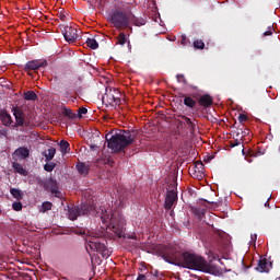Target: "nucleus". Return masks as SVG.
<instances>
[{"mask_svg":"<svg viewBox=\"0 0 280 280\" xmlns=\"http://www.w3.org/2000/svg\"><path fill=\"white\" fill-rule=\"evenodd\" d=\"M14 154L20 159H27V156H30V149L25 147H20L14 151Z\"/></svg>","mask_w":280,"mask_h":280,"instance_id":"obj_16","label":"nucleus"},{"mask_svg":"<svg viewBox=\"0 0 280 280\" xmlns=\"http://www.w3.org/2000/svg\"><path fill=\"white\" fill-rule=\"evenodd\" d=\"M58 19H60L63 23H67L69 21L68 16L69 13L65 11L63 9L57 13Z\"/></svg>","mask_w":280,"mask_h":280,"instance_id":"obj_28","label":"nucleus"},{"mask_svg":"<svg viewBox=\"0 0 280 280\" xmlns=\"http://www.w3.org/2000/svg\"><path fill=\"white\" fill-rule=\"evenodd\" d=\"M205 170V164L201 161H197L192 168L194 172H202Z\"/></svg>","mask_w":280,"mask_h":280,"instance_id":"obj_31","label":"nucleus"},{"mask_svg":"<svg viewBox=\"0 0 280 280\" xmlns=\"http://www.w3.org/2000/svg\"><path fill=\"white\" fill-rule=\"evenodd\" d=\"M88 113H89V109H86L85 107H80L78 109V117H79V119H82V116L86 115Z\"/></svg>","mask_w":280,"mask_h":280,"instance_id":"obj_36","label":"nucleus"},{"mask_svg":"<svg viewBox=\"0 0 280 280\" xmlns=\"http://www.w3.org/2000/svg\"><path fill=\"white\" fill-rule=\"evenodd\" d=\"M179 97H184V104L187 106V108H196V105L198 104L194 97L187 94H179Z\"/></svg>","mask_w":280,"mask_h":280,"instance_id":"obj_14","label":"nucleus"},{"mask_svg":"<svg viewBox=\"0 0 280 280\" xmlns=\"http://www.w3.org/2000/svg\"><path fill=\"white\" fill-rule=\"evenodd\" d=\"M10 194L15 198V200H23V192L21 191V189L11 188Z\"/></svg>","mask_w":280,"mask_h":280,"instance_id":"obj_25","label":"nucleus"},{"mask_svg":"<svg viewBox=\"0 0 280 280\" xmlns=\"http://www.w3.org/2000/svg\"><path fill=\"white\" fill-rule=\"evenodd\" d=\"M186 86H189V89H192V91H198V86L194 85V84H187Z\"/></svg>","mask_w":280,"mask_h":280,"instance_id":"obj_43","label":"nucleus"},{"mask_svg":"<svg viewBox=\"0 0 280 280\" xmlns=\"http://www.w3.org/2000/svg\"><path fill=\"white\" fill-rule=\"evenodd\" d=\"M103 104L119 106L121 104V92L115 88H106L105 94L103 95Z\"/></svg>","mask_w":280,"mask_h":280,"instance_id":"obj_6","label":"nucleus"},{"mask_svg":"<svg viewBox=\"0 0 280 280\" xmlns=\"http://www.w3.org/2000/svg\"><path fill=\"white\" fill-rule=\"evenodd\" d=\"M91 150H97V144H90Z\"/></svg>","mask_w":280,"mask_h":280,"instance_id":"obj_44","label":"nucleus"},{"mask_svg":"<svg viewBox=\"0 0 280 280\" xmlns=\"http://www.w3.org/2000/svg\"><path fill=\"white\" fill-rule=\"evenodd\" d=\"M183 119L185 124H187L190 135H194V132H196V124H194V121H191V118L187 116H183Z\"/></svg>","mask_w":280,"mask_h":280,"instance_id":"obj_20","label":"nucleus"},{"mask_svg":"<svg viewBox=\"0 0 280 280\" xmlns=\"http://www.w3.org/2000/svg\"><path fill=\"white\" fill-rule=\"evenodd\" d=\"M256 270L258 272H268V259L266 258H261L259 261H258V266L256 267Z\"/></svg>","mask_w":280,"mask_h":280,"instance_id":"obj_17","label":"nucleus"},{"mask_svg":"<svg viewBox=\"0 0 280 280\" xmlns=\"http://www.w3.org/2000/svg\"><path fill=\"white\" fill-rule=\"evenodd\" d=\"M13 211H23V203L21 201H15L12 203Z\"/></svg>","mask_w":280,"mask_h":280,"instance_id":"obj_34","label":"nucleus"},{"mask_svg":"<svg viewBox=\"0 0 280 280\" xmlns=\"http://www.w3.org/2000/svg\"><path fill=\"white\" fill-rule=\"evenodd\" d=\"M160 257L179 268H187L188 270H198L199 272H206L211 275L213 272V266L207 261L202 256L191 254L189 252H180V248L176 245H168L160 253Z\"/></svg>","mask_w":280,"mask_h":280,"instance_id":"obj_1","label":"nucleus"},{"mask_svg":"<svg viewBox=\"0 0 280 280\" xmlns=\"http://www.w3.org/2000/svg\"><path fill=\"white\" fill-rule=\"evenodd\" d=\"M13 115L15 117V127L23 126L25 124V115L23 114V109L21 108H13Z\"/></svg>","mask_w":280,"mask_h":280,"instance_id":"obj_11","label":"nucleus"},{"mask_svg":"<svg viewBox=\"0 0 280 280\" xmlns=\"http://www.w3.org/2000/svg\"><path fill=\"white\" fill-rule=\"evenodd\" d=\"M45 189L48 191H51V194H55V196L58 198V194H60V190H58V182H56L54 178H49L45 183Z\"/></svg>","mask_w":280,"mask_h":280,"instance_id":"obj_12","label":"nucleus"},{"mask_svg":"<svg viewBox=\"0 0 280 280\" xmlns=\"http://www.w3.org/2000/svg\"><path fill=\"white\" fill-rule=\"evenodd\" d=\"M44 170H45L46 172H54V170H56V163L46 164V165L44 166Z\"/></svg>","mask_w":280,"mask_h":280,"instance_id":"obj_37","label":"nucleus"},{"mask_svg":"<svg viewBox=\"0 0 280 280\" xmlns=\"http://www.w3.org/2000/svg\"><path fill=\"white\" fill-rule=\"evenodd\" d=\"M51 207H54V203H51L50 201L43 202L40 208L42 213H46V211H51Z\"/></svg>","mask_w":280,"mask_h":280,"instance_id":"obj_29","label":"nucleus"},{"mask_svg":"<svg viewBox=\"0 0 280 280\" xmlns=\"http://www.w3.org/2000/svg\"><path fill=\"white\" fill-rule=\"evenodd\" d=\"M93 211H95V206L91 201H88L81 206L68 207V218L73 222L77 218H80V215H89L93 213Z\"/></svg>","mask_w":280,"mask_h":280,"instance_id":"obj_3","label":"nucleus"},{"mask_svg":"<svg viewBox=\"0 0 280 280\" xmlns=\"http://www.w3.org/2000/svg\"><path fill=\"white\" fill-rule=\"evenodd\" d=\"M176 80H177V82L185 84L186 86L188 84L187 79L185 78V74H177Z\"/></svg>","mask_w":280,"mask_h":280,"instance_id":"obj_35","label":"nucleus"},{"mask_svg":"<svg viewBox=\"0 0 280 280\" xmlns=\"http://www.w3.org/2000/svg\"><path fill=\"white\" fill-rule=\"evenodd\" d=\"M0 117L3 126H10L12 124V116H10V114L3 112Z\"/></svg>","mask_w":280,"mask_h":280,"instance_id":"obj_22","label":"nucleus"},{"mask_svg":"<svg viewBox=\"0 0 280 280\" xmlns=\"http://www.w3.org/2000/svg\"><path fill=\"white\" fill-rule=\"evenodd\" d=\"M270 199H268L266 202H265V207H270Z\"/></svg>","mask_w":280,"mask_h":280,"instance_id":"obj_45","label":"nucleus"},{"mask_svg":"<svg viewBox=\"0 0 280 280\" xmlns=\"http://www.w3.org/2000/svg\"><path fill=\"white\" fill-rule=\"evenodd\" d=\"M62 115L68 117V119H75L78 117V114L73 113V110L67 107L62 109Z\"/></svg>","mask_w":280,"mask_h":280,"instance_id":"obj_26","label":"nucleus"},{"mask_svg":"<svg viewBox=\"0 0 280 280\" xmlns=\"http://www.w3.org/2000/svg\"><path fill=\"white\" fill-rule=\"evenodd\" d=\"M62 34L67 43H75V40H80V37L82 36V31L78 30L75 25L70 24L63 26Z\"/></svg>","mask_w":280,"mask_h":280,"instance_id":"obj_7","label":"nucleus"},{"mask_svg":"<svg viewBox=\"0 0 280 280\" xmlns=\"http://www.w3.org/2000/svg\"><path fill=\"white\" fill-rule=\"evenodd\" d=\"M109 23H112L116 30L130 27V14L124 11L115 10L109 16Z\"/></svg>","mask_w":280,"mask_h":280,"instance_id":"obj_4","label":"nucleus"},{"mask_svg":"<svg viewBox=\"0 0 280 280\" xmlns=\"http://www.w3.org/2000/svg\"><path fill=\"white\" fill-rule=\"evenodd\" d=\"M136 25L137 27H141V25H145V20L143 18H137L132 13L129 14V24Z\"/></svg>","mask_w":280,"mask_h":280,"instance_id":"obj_15","label":"nucleus"},{"mask_svg":"<svg viewBox=\"0 0 280 280\" xmlns=\"http://www.w3.org/2000/svg\"><path fill=\"white\" fill-rule=\"evenodd\" d=\"M236 145H240V141L238 140L230 141V148H236Z\"/></svg>","mask_w":280,"mask_h":280,"instance_id":"obj_41","label":"nucleus"},{"mask_svg":"<svg viewBox=\"0 0 280 280\" xmlns=\"http://www.w3.org/2000/svg\"><path fill=\"white\" fill-rule=\"evenodd\" d=\"M12 167L13 170H15L16 174H20L21 176H27V171L25 170V167H23V165H21V163L13 162Z\"/></svg>","mask_w":280,"mask_h":280,"instance_id":"obj_18","label":"nucleus"},{"mask_svg":"<svg viewBox=\"0 0 280 280\" xmlns=\"http://www.w3.org/2000/svg\"><path fill=\"white\" fill-rule=\"evenodd\" d=\"M238 121H241V124H244V121H248V116H246L245 114H240Z\"/></svg>","mask_w":280,"mask_h":280,"instance_id":"obj_38","label":"nucleus"},{"mask_svg":"<svg viewBox=\"0 0 280 280\" xmlns=\"http://www.w3.org/2000/svg\"><path fill=\"white\" fill-rule=\"evenodd\" d=\"M83 1H88V2H91V0H83Z\"/></svg>","mask_w":280,"mask_h":280,"instance_id":"obj_46","label":"nucleus"},{"mask_svg":"<svg viewBox=\"0 0 280 280\" xmlns=\"http://www.w3.org/2000/svg\"><path fill=\"white\" fill-rule=\"evenodd\" d=\"M109 229L119 237H124V231H126L124 220H115L112 218L110 223H109Z\"/></svg>","mask_w":280,"mask_h":280,"instance_id":"obj_9","label":"nucleus"},{"mask_svg":"<svg viewBox=\"0 0 280 280\" xmlns=\"http://www.w3.org/2000/svg\"><path fill=\"white\" fill-rule=\"evenodd\" d=\"M77 170H78L79 174H81L82 176H86V174H89V165H86L82 162H79L77 164Z\"/></svg>","mask_w":280,"mask_h":280,"instance_id":"obj_21","label":"nucleus"},{"mask_svg":"<svg viewBox=\"0 0 280 280\" xmlns=\"http://www.w3.org/2000/svg\"><path fill=\"white\" fill-rule=\"evenodd\" d=\"M105 139L109 150H113V152H124L128 145L135 143V132L122 130L115 135L107 133Z\"/></svg>","mask_w":280,"mask_h":280,"instance_id":"obj_2","label":"nucleus"},{"mask_svg":"<svg viewBox=\"0 0 280 280\" xmlns=\"http://www.w3.org/2000/svg\"><path fill=\"white\" fill-rule=\"evenodd\" d=\"M88 245L85 246L86 249L91 248V250H95V253H100L104 259H108L112 253L108 247H106V243H104L103 238L94 237L92 240L86 238Z\"/></svg>","mask_w":280,"mask_h":280,"instance_id":"obj_5","label":"nucleus"},{"mask_svg":"<svg viewBox=\"0 0 280 280\" xmlns=\"http://www.w3.org/2000/svg\"><path fill=\"white\" fill-rule=\"evenodd\" d=\"M23 97L26 102H36L38 100V95L34 91L24 92Z\"/></svg>","mask_w":280,"mask_h":280,"instance_id":"obj_19","label":"nucleus"},{"mask_svg":"<svg viewBox=\"0 0 280 280\" xmlns=\"http://www.w3.org/2000/svg\"><path fill=\"white\" fill-rule=\"evenodd\" d=\"M264 36H272V26H269V30L264 33Z\"/></svg>","mask_w":280,"mask_h":280,"instance_id":"obj_42","label":"nucleus"},{"mask_svg":"<svg viewBox=\"0 0 280 280\" xmlns=\"http://www.w3.org/2000/svg\"><path fill=\"white\" fill-rule=\"evenodd\" d=\"M198 104L203 108H209V106H213V97L209 94H203L199 97Z\"/></svg>","mask_w":280,"mask_h":280,"instance_id":"obj_13","label":"nucleus"},{"mask_svg":"<svg viewBox=\"0 0 280 280\" xmlns=\"http://www.w3.org/2000/svg\"><path fill=\"white\" fill-rule=\"evenodd\" d=\"M59 148H60L61 154H67L69 150H71L69 142L66 140L60 141Z\"/></svg>","mask_w":280,"mask_h":280,"instance_id":"obj_23","label":"nucleus"},{"mask_svg":"<svg viewBox=\"0 0 280 280\" xmlns=\"http://www.w3.org/2000/svg\"><path fill=\"white\" fill-rule=\"evenodd\" d=\"M180 45H183L184 47H185V45H187V36L186 35H182Z\"/></svg>","mask_w":280,"mask_h":280,"instance_id":"obj_40","label":"nucleus"},{"mask_svg":"<svg viewBox=\"0 0 280 280\" xmlns=\"http://www.w3.org/2000/svg\"><path fill=\"white\" fill-rule=\"evenodd\" d=\"M48 62L47 59H35L27 61L24 66V71L28 73V75H32L30 71H38V69H45L47 67Z\"/></svg>","mask_w":280,"mask_h":280,"instance_id":"obj_8","label":"nucleus"},{"mask_svg":"<svg viewBox=\"0 0 280 280\" xmlns=\"http://www.w3.org/2000/svg\"><path fill=\"white\" fill-rule=\"evenodd\" d=\"M149 277H150L149 273H145V275L141 273L138 276V278L136 280H148Z\"/></svg>","mask_w":280,"mask_h":280,"instance_id":"obj_39","label":"nucleus"},{"mask_svg":"<svg viewBox=\"0 0 280 280\" xmlns=\"http://www.w3.org/2000/svg\"><path fill=\"white\" fill-rule=\"evenodd\" d=\"M126 40H127L126 33H120L117 38L118 45H122V46L126 45Z\"/></svg>","mask_w":280,"mask_h":280,"instance_id":"obj_32","label":"nucleus"},{"mask_svg":"<svg viewBox=\"0 0 280 280\" xmlns=\"http://www.w3.org/2000/svg\"><path fill=\"white\" fill-rule=\"evenodd\" d=\"M195 49H205V42L202 39H196L194 42Z\"/></svg>","mask_w":280,"mask_h":280,"instance_id":"obj_33","label":"nucleus"},{"mask_svg":"<svg viewBox=\"0 0 280 280\" xmlns=\"http://www.w3.org/2000/svg\"><path fill=\"white\" fill-rule=\"evenodd\" d=\"M45 159L46 161H52L54 156H56V148L50 147L46 152H45Z\"/></svg>","mask_w":280,"mask_h":280,"instance_id":"obj_24","label":"nucleus"},{"mask_svg":"<svg viewBox=\"0 0 280 280\" xmlns=\"http://www.w3.org/2000/svg\"><path fill=\"white\" fill-rule=\"evenodd\" d=\"M177 201H178V192H176V190L174 189L168 190L164 201V209H166V211H170V209H172Z\"/></svg>","mask_w":280,"mask_h":280,"instance_id":"obj_10","label":"nucleus"},{"mask_svg":"<svg viewBox=\"0 0 280 280\" xmlns=\"http://www.w3.org/2000/svg\"><path fill=\"white\" fill-rule=\"evenodd\" d=\"M85 43H86L88 47H90V49H98L100 48V44L97 43V40L95 38H88Z\"/></svg>","mask_w":280,"mask_h":280,"instance_id":"obj_27","label":"nucleus"},{"mask_svg":"<svg viewBox=\"0 0 280 280\" xmlns=\"http://www.w3.org/2000/svg\"><path fill=\"white\" fill-rule=\"evenodd\" d=\"M192 212L194 215H196L199 220H202V218H205V209L202 208H194Z\"/></svg>","mask_w":280,"mask_h":280,"instance_id":"obj_30","label":"nucleus"}]
</instances>
